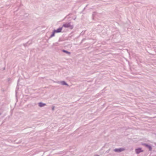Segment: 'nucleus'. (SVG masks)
Returning a JSON list of instances; mask_svg holds the SVG:
<instances>
[{
    "label": "nucleus",
    "instance_id": "1",
    "mask_svg": "<svg viewBox=\"0 0 156 156\" xmlns=\"http://www.w3.org/2000/svg\"><path fill=\"white\" fill-rule=\"evenodd\" d=\"M135 151L137 154H139L140 152H143V151L142 150L141 148H138L136 149Z\"/></svg>",
    "mask_w": 156,
    "mask_h": 156
},
{
    "label": "nucleus",
    "instance_id": "2",
    "mask_svg": "<svg viewBox=\"0 0 156 156\" xmlns=\"http://www.w3.org/2000/svg\"><path fill=\"white\" fill-rule=\"evenodd\" d=\"M62 30V27L59 28L57 29V30H54V33H58L61 32Z\"/></svg>",
    "mask_w": 156,
    "mask_h": 156
},
{
    "label": "nucleus",
    "instance_id": "3",
    "mask_svg": "<svg viewBox=\"0 0 156 156\" xmlns=\"http://www.w3.org/2000/svg\"><path fill=\"white\" fill-rule=\"evenodd\" d=\"M125 150V149L123 148H120L119 149H115L114 151L116 152H121Z\"/></svg>",
    "mask_w": 156,
    "mask_h": 156
},
{
    "label": "nucleus",
    "instance_id": "4",
    "mask_svg": "<svg viewBox=\"0 0 156 156\" xmlns=\"http://www.w3.org/2000/svg\"><path fill=\"white\" fill-rule=\"evenodd\" d=\"M63 27H72L69 23L64 24Z\"/></svg>",
    "mask_w": 156,
    "mask_h": 156
},
{
    "label": "nucleus",
    "instance_id": "5",
    "mask_svg": "<svg viewBox=\"0 0 156 156\" xmlns=\"http://www.w3.org/2000/svg\"><path fill=\"white\" fill-rule=\"evenodd\" d=\"M45 104H44L41 102L39 103V105L40 107H42L44 106H45Z\"/></svg>",
    "mask_w": 156,
    "mask_h": 156
},
{
    "label": "nucleus",
    "instance_id": "6",
    "mask_svg": "<svg viewBox=\"0 0 156 156\" xmlns=\"http://www.w3.org/2000/svg\"><path fill=\"white\" fill-rule=\"evenodd\" d=\"M145 146L146 147H148L150 150H151L152 148H151V147L150 146H149L147 145H146V144L145 145Z\"/></svg>",
    "mask_w": 156,
    "mask_h": 156
},
{
    "label": "nucleus",
    "instance_id": "7",
    "mask_svg": "<svg viewBox=\"0 0 156 156\" xmlns=\"http://www.w3.org/2000/svg\"><path fill=\"white\" fill-rule=\"evenodd\" d=\"M62 51H63L64 52H65V53H67V54H70V52H68V51H65V50H63Z\"/></svg>",
    "mask_w": 156,
    "mask_h": 156
},
{
    "label": "nucleus",
    "instance_id": "8",
    "mask_svg": "<svg viewBox=\"0 0 156 156\" xmlns=\"http://www.w3.org/2000/svg\"><path fill=\"white\" fill-rule=\"evenodd\" d=\"M54 33V30L53 32V33L51 35V37H53L55 35V33Z\"/></svg>",
    "mask_w": 156,
    "mask_h": 156
},
{
    "label": "nucleus",
    "instance_id": "9",
    "mask_svg": "<svg viewBox=\"0 0 156 156\" xmlns=\"http://www.w3.org/2000/svg\"><path fill=\"white\" fill-rule=\"evenodd\" d=\"M62 84L63 85H67L66 83L64 82H62Z\"/></svg>",
    "mask_w": 156,
    "mask_h": 156
},
{
    "label": "nucleus",
    "instance_id": "10",
    "mask_svg": "<svg viewBox=\"0 0 156 156\" xmlns=\"http://www.w3.org/2000/svg\"><path fill=\"white\" fill-rule=\"evenodd\" d=\"M85 9V8H84L83 9V10H84Z\"/></svg>",
    "mask_w": 156,
    "mask_h": 156
}]
</instances>
